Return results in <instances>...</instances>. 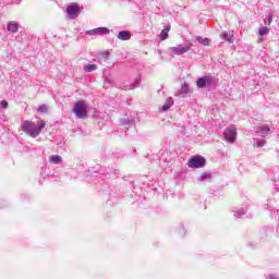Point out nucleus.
<instances>
[{
  "label": "nucleus",
  "mask_w": 279,
  "mask_h": 279,
  "mask_svg": "<svg viewBox=\"0 0 279 279\" xmlns=\"http://www.w3.org/2000/svg\"><path fill=\"white\" fill-rule=\"evenodd\" d=\"M45 125H47L45 121L38 122L37 124L32 121H24L21 128L25 134H28V136H32V138H36V136H38L40 132L45 130Z\"/></svg>",
  "instance_id": "1"
},
{
  "label": "nucleus",
  "mask_w": 279,
  "mask_h": 279,
  "mask_svg": "<svg viewBox=\"0 0 279 279\" xmlns=\"http://www.w3.org/2000/svg\"><path fill=\"white\" fill-rule=\"evenodd\" d=\"M197 88H213L217 86V82L213 76H203L196 81Z\"/></svg>",
  "instance_id": "2"
},
{
  "label": "nucleus",
  "mask_w": 279,
  "mask_h": 279,
  "mask_svg": "<svg viewBox=\"0 0 279 279\" xmlns=\"http://www.w3.org/2000/svg\"><path fill=\"white\" fill-rule=\"evenodd\" d=\"M168 51L171 58H174V56H184V53H189V51H191V45L189 46L177 45L174 47H170Z\"/></svg>",
  "instance_id": "3"
},
{
  "label": "nucleus",
  "mask_w": 279,
  "mask_h": 279,
  "mask_svg": "<svg viewBox=\"0 0 279 279\" xmlns=\"http://www.w3.org/2000/svg\"><path fill=\"white\" fill-rule=\"evenodd\" d=\"M189 167L191 169H203V167H206V158L199 155L193 156L189 160Z\"/></svg>",
  "instance_id": "4"
},
{
  "label": "nucleus",
  "mask_w": 279,
  "mask_h": 279,
  "mask_svg": "<svg viewBox=\"0 0 279 279\" xmlns=\"http://www.w3.org/2000/svg\"><path fill=\"white\" fill-rule=\"evenodd\" d=\"M74 114L77 119H86V117H88V111H86V106H84V102L77 101L74 105Z\"/></svg>",
  "instance_id": "5"
},
{
  "label": "nucleus",
  "mask_w": 279,
  "mask_h": 279,
  "mask_svg": "<svg viewBox=\"0 0 279 279\" xmlns=\"http://www.w3.org/2000/svg\"><path fill=\"white\" fill-rule=\"evenodd\" d=\"M68 19H77L80 16V4L72 2L66 8Z\"/></svg>",
  "instance_id": "6"
},
{
  "label": "nucleus",
  "mask_w": 279,
  "mask_h": 279,
  "mask_svg": "<svg viewBox=\"0 0 279 279\" xmlns=\"http://www.w3.org/2000/svg\"><path fill=\"white\" fill-rule=\"evenodd\" d=\"M256 132L262 138H267V136L274 132V128H270L269 124H260L256 128Z\"/></svg>",
  "instance_id": "7"
},
{
  "label": "nucleus",
  "mask_w": 279,
  "mask_h": 279,
  "mask_svg": "<svg viewBox=\"0 0 279 279\" xmlns=\"http://www.w3.org/2000/svg\"><path fill=\"white\" fill-rule=\"evenodd\" d=\"M223 136L228 143H234V141H236V128L235 126L227 128L223 133Z\"/></svg>",
  "instance_id": "8"
},
{
  "label": "nucleus",
  "mask_w": 279,
  "mask_h": 279,
  "mask_svg": "<svg viewBox=\"0 0 279 279\" xmlns=\"http://www.w3.org/2000/svg\"><path fill=\"white\" fill-rule=\"evenodd\" d=\"M110 34V29L108 27H98L87 32L88 36H104Z\"/></svg>",
  "instance_id": "9"
},
{
  "label": "nucleus",
  "mask_w": 279,
  "mask_h": 279,
  "mask_svg": "<svg viewBox=\"0 0 279 279\" xmlns=\"http://www.w3.org/2000/svg\"><path fill=\"white\" fill-rule=\"evenodd\" d=\"M7 29L11 34H16V32H19V22H14V21L9 22L7 25Z\"/></svg>",
  "instance_id": "10"
},
{
  "label": "nucleus",
  "mask_w": 279,
  "mask_h": 279,
  "mask_svg": "<svg viewBox=\"0 0 279 279\" xmlns=\"http://www.w3.org/2000/svg\"><path fill=\"white\" fill-rule=\"evenodd\" d=\"M221 38H222V40H226L227 43L232 44V43H234V33L233 32H230V33L222 32Z\"/></svg>",
  "instance_id": "11"
},
{
  "label": "nucleus",
  "mask_w": 279,
  "mask_h": 279,
  "mask_svg": "<svg viewBox=\"0 0 279 279\" xmlns=\"http://www.w3.org/2000/svg\"><path fill=\"white\" fill-rule=\"evenodd\" d=\"M132 33L130 31H122L118 34V40H130Z\"/></svg>",
  "instance_id": "12"
},
{
  "label": "nucleus",
  "mask_w": 279,
  "mask_h": 279,
  "mask_svg": "<svg viewBox=\"0 0 279 279\" xmlns=\"http://www.w3.org/2000/svg\"><path fill=\"white\" fill-rule=\"evenodd\" d=\"M49 162H51L52 165H60L62 162V156H60V155H52L49 158Z\"/></svg>",
  "instance_id": "13"
},
{
  "label": "nucleus",
  "mask_w": 279,
  "mask_h": 279,
  "mask_svg": "<svg viewBox=\"0 0 279 279\" xmlns=\"http://www.w3.org/2000/svg\"><path fill=\"white\" fill-rule=\"evenodd\" d=\"M171 29V26H167L166 28H163L160 33V40H167V38H169V32Z\"/></svg>",
  "instance_id": "14"
},
{
  "label": "nucleus",
  "mask_w": 279,
  "mask_h": 279,
  "mask_svg": "<svg viewBox=\"0 0 279 279\" xmlns=\"http://www.w3.org/2000/svg\"><path fill=\"white\" fill-rule=\"evenodd\" d=\"M197 43H199L201 45H203L204 47H208V45H210V39L207 37H202V36H197L196 37Z\"/></svg>",
  "instance_id": "15"
},
{
  "label": "nucleus",
  "mask_w": 279,
  "mask_h": 279,
  "mask_svg": "<svg viewBox=\"0 0 279 279\" xmlns=\"http://www.w3.org/2000/svg\"><path fill=\"white\" fill-rule=\"evenodd\" d=\"M120 125H134V119L130 118H121Z\"/></svg>",
  "instance_id": "16"
},
{
  "label": "nucleus",
  "mask_w": 279,
  "mask_h": 279,
  "mask_svg": "<svg viewBox=\"0 0 279 279\" xmlns=\"http://www.w3.org/2000/svg\"><path fill=\"white\" fill-rule=\"evenodd\" d=\"M171 106H173V98H167L166 104L162 106L163 112H167Z\"/></svg>",
  "instance_id": "17"
},
{
  "label": "nucleus",
  "mask_w": 279,
  "mask_h": 279,
  "mask_svg": "<svg viewBox=\"0 0 279 279\" xmlns=\"http://www.w3.org/2000/svg\"><path fill=\"white\" fill-rule=\"evenodd\" d=\"M85 73H93V71H97V64H87L84 66Z\"/></svg>",
  "instance_id": "18"
},
{
  "label": "nucleus",
  "mask_w": 279,
  "mask_h": 279,
  "mask_svg": "<svg viewBox=\"0 0 279 279\" xmlns=\"http://www.w3.org/2000/svg\"><path fill=\"white\" fill-rule=\"evenodd\" d=\"M141 86V76H137L134 81V84L130 85L129 90H134V88H138Z\"/></svg>",
  "instance_id": "19"
},
{
  "label": "nucleus",
  "mask_w": 279,
  "mask_h": 279,
  "mask_svg": "<svg viewBox=\"0 0 279 279\" xmlns=\"http://www.w3.org/2000/svg\"><path fill=\"white\" fill-rule=\"evenodd\" d=\"M37 112H39L40 114H45L47 112H49V106L47 105H41L37 108Z\"/></svg>",
  "instance_id": "20"
},
{
  "label": "nucleus",
  "mask_w": 279,
  "mask_h": 279,
  "mask_svg": "<svg viewBox=\"0 0 279 279\" xmlns=\"http://www.w3.org/2000/svg\"><path fill=\"white\" fill-rule=\"evenodd\" d=\"M211 174L209 172H204L201 174L199 180L203 182L204 180H210Z\"/></svg>",
  "instance_id": "21"
},
{
  "label": "nucleus",
  "mask_w": 279,
  "mask_h": 279,
  "mask_svg": "<svg viewBox=\"0 0 279 279\" xmlns=\"http://www.w3.org/2000/svg\"><path fill=\"white\" fill-rule=\"evenodd\" d=\"M243 215H245V210L244 209H240L238 211H234V218L235 219H240V217H243Z\"/></svg>",
  "instance_id": "22"
},
{
  "label": "nucleus",
  "mask_w": 279,
  "mask_h": 279,
  "mask_svg": "<svg viewBox=\"0 0 279 279\" xmlns=\"http://www.w3.org/2000/svg\"><path fill=\"white\" fill-rule=\"evenodd\" d=\"M267 34H269V28L264 26L259 29V36H267Z\"/></svg>",
  "instance_id": "23"
},
{
  "label": "nucleus",
  "mask_w": 279,
  "mask_h": 279,
  "mask_svg": "<svg viewBox=\"0 0 279 279\" xmlns=\"http://www.w3.org/2000/svg\"><path fill=\"white\" fill-rule=\"evenodd\" d=\"M256 147L260 148V147H265V145H267V142L265 140H260V141H257L255 143Z\"/></svg>",
  "instance_id": "24"
},
{
  "label": "nucleus",
  "mask_w": 279,
  "mask_h": 279,
  "mask_svg": "<svg viewBox=\"0 0 279 279\" xmlns=\"http://www.w3.org/2000/svg\"><path fill=\"white\" fill-rule=\"evenodd\" d=\"M186 93H189V86L186 84H183L181 86V94L186 95Z\"/></svg>",
  "instance_id": "25"
},
{
  "label": "nucleus",
  "mask_w": 279,
  "mask_h": 279,
  "mask_svg": "<svg viewBox=\"0 0 279 279\" xmlns=\"http://www.w3.org/2000/svg\"><path fill=\"white\" fill-rule=\"evenodd\" d=\"M0 106H1V108H8V101L2 100V101L0 102Z\"/></svg>",
  "instance_id": "26"
},
{
  "label": "nucleus",
  "mask_w": 279,
  "mask_h": 279,
  "mask_svg": "<svg viewBox=\"0 0 279 279\" xmlns=\"http://www.w3.org/2000/svg\"><path fill=\"white\" fill-rule=\"evenodd\" d=\"M268 279H279V277L276 275H268Z\"/></svg>",
  "instance_id": "27"
},
{
  "label": "nucleus",
  "mask_w": 279,
  "mask_h": 279,
  "mask_svg": "<svg viewBox=\"0 0 279 279\" xmlns=\"http://www.w3.org/2000/svg\"><path fill=\"white\" fill-rule=\"evenodd\" d=\"M272 21H274V17L271 15H269V17H268V25H271Z\"/></svg>",
  "instance_id": "28"
},
{
  "label": "nucleus",
  "mask_w": 279,
  "mask_h": 279,
  "mask_svg": "<svg viewBox=\"0 0 279 279\" xmlns=\"http://www.w3.org/2000/svg\"><path fill=\"white\" fill-rule=\"evenodd\" d=\"M274 180V182H279V172H278V178L276 179H272Z\"/></svg>",
  "instance_id": "29"
},
{
  "label": "nucleus",
  "mask_w": 279,
  "mask_h": 279,
  "mask_svg": "<svg viewBox=\"0 0 279 279\" xmlns=\"http://www.w3.org/2000/svg\"><path fill=\"white\" fill-rule=\"evenodd\" d=\"M182 232H184V229H182Z\"/></svg>",
  "instance_id": "30"
}]
</instances>
